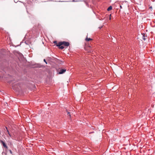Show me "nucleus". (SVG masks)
<instances>
[{
	"label": "nucleus",
	"mask_w": 155,
	"mask_h": 155,
	"mask_svg": "<svg viewBox=\"0 0 155 155\" xmlns=\"http://www.w3.org/2000/svg\"><path fill=\"white\" fill-rule=\"evenodd\" d=\"M63 45L64 46L66 47H68L70 45V43L66 41H61L59 42L58 44L56 45V46H60Z\"/></svg>",
	"instance_id": "f257e3e1"
},
{
	"label": "nucleus",
	"mask_w": 155,
	"mask_h": 155,
	"mask_svg": "<svg viewBox=\"0 0 155 155\" xmlns=\"http://www.w3.org/2000/svg\"><path fill=\"white\" fill-rule=\"evenodd\" d=\"M66 71V70L65 69H61L60 70L58 71V74H62L64 73Z\"/></svg>",
	"instance_id": "f03ea898"
},
{
	"label": "nucleus",
	"mask_w": 155,
	"mask_h": 155,
	"mask_svg": "<svg viewBox=\"0 0 155 155\" xmlns=\"http://www.w3.org/2000/svg\"><path fill=\"white\" fill-rule=\"evenodd\" d=\"M54 60L56 61L57 63H59L60 64H63V61H62L59 59H58L57 58H55Z\"/></svg>",
	"instance_id": "7ed1b4c3"
},
{
	"label": "nucleus",
	"mask_w": 155,
	"mask_h": 155,
	"mask_svg": "<svg viewBox=\"0 0 155 155\" xmlns=\"http://www.w3.org/2000/svg\"><path fill=\"white\" fill-rule=\"evenodd\" d=\"M0 142L2 144L5 148H7L8 147L4 142L2 140H0Z\"/></svg>",
	"instance_id": "20e7f679"
},
{
	"label": "nucleus",
	"mask_w": 155,
	"mask_h": 155,
	"mask_svg": "<svg viewBox=\"0 0 155 155\" xmlns=\"http://www.w3.org/2000/svg\"><path fill=\"white\" fill-rule=\"evenodd\" d=\"M112 7L111 6H110L109 7H108V8L107 9V10L108 11H109L111 10H112Z\"/></svg>",
	"instance_id": "39448f33"
},
{
	"label": "nucleus",
	"mask_w": 155,
	"mask_h": 155,
	"mask_svg": "<svg viewBox=\"0 0 155 155\" xmlns=\"http://www.w3.org/2000/svg\"><path fill=\"white\" fill-rule=\"evenodd\" d=\"M57 47H58V48L61 49H63L64 48V47L63 46L61 45L60 46H57Z\"/></svg>",
	"instance_id": "423d86ee"
},
{
	"label": "nucleus",
	"mask_w": 155,
	"mask_h": 155,
	"mask_svg": "<svg viewBox=\"0 0 155 155\" xmlns=\"http://www.w3.org/2000/svg\"><path fill=\"white\" fill-rule=\"evenodd\" d=\"M3 54L2 51H0V58H1L3 56Z\"/></svg>",
	"instance_id": "0eeeda50"
},
{
	"label": "nucleus",
	"mask_w": 155,
	"mask_h": 155,
	"mask_svg": "<svg viewBox=\"0 0 155 155\" xmlns=\"http://www.w3.org/2000/svg\"><path fill=\"white\" fill-rule=\"evenodd\" d=\"M92 39H91V38H88L87 37L86 39H85V40L86 41H90L91 40H92Z\"/></svg>",
	"instance_id": "6e6552de"
},
{
	"label": "nucleus",
	"mask_w": 155,
	"mask_h": 155,
	"mask_svg": "<svg viewBox=\"0 0 155 155\" xmlns=\"http://www.w3.org/2000/svg\"><path fill=\"white\" fill-rule=\"evenodd\" d=\"M145 37V34L144 33H143V36L142 39L144 41H145L146 40V38Z\"/></svg>",
	"instance_id": "1a4fd4ad"
},
{
	"label": "nucleus",
	"mask_w": 155,
	"mask_h": 155,
	"mask_svg": "<svg viewBox=\"0 0 155 155\" xmlns=\"http://www.w3.org/2000/svg\"><path fill=\"white\" fill-rule=\"evenodd\" d=\"M6 131H7V132H8V134L9 135V136H10V137H11V135L9 133V130H6Z\"/></svg>",
	"instance_id": "9d476101"
},
{
	"label": "nucleus",
	"mask_w": 155,
	"mask_h": 155,
	"mask_svg": "<svg viewBox=\"0 0 155 155\" xmlns=\"http://www.w3.org/2000/svg\"><path fill=\"white\" fill-rule=\"evenodd\" d=\"M53 42L55 44H56V45L57 44H57V41H54Z\"/></svg>",
	"instance_id": "9b49d317"
},
{
	"label": "nucleus",
	"mask_w": 155,
	"mask_h": 155,
	"mask_svg": "<svg viewBox=\"0 0 155 155\" xmlns=\"http://www.w3.org/2000/svg\"><path fill=\"white\" fill-rule=\"evenodd\" d=\"M28 34H27L25 35V38H27L28 37Z\"/></svg>",
	"instance_id": "f8f14e48"
},
{
	"label": "nucleus",
	"mask_w": 155,
	"mask_h": 155,
	"mask_svg": "<svg viewBox=\"0 0 155 155\" xmlns=\"http://www.w3.org/2000/svg\"><path fill=\"white\" fill-rule=\"evenodd\" d=\"M0 135H2V136L3 137L4 135V134H2V132L1 130H0Z\"/></svg>",
	"instance_id": "ddd939ff"
},
{
	"label": "nucleus",
	"mask_w": 155,
	"mask_h": 155,
	"mask_svg": "<svg viewBox=\"0 0 155 155\" xmlns=\"http://www.w3.org/2000/svg\"><path fill=\"white\" fill-rule=\"evenodd\" d=\"M25 43L26 45H28V42L27 41H25Z\"/></svg>",
	"instance_id": "4468645a"
},
{
	"label": "nucleus",
	"mask_w": 155,
	"mask_h": 155,
	"mask_svg": "<svg viewBox=\"0 0 155 155\" xmlns=\"http://www.w3.org/2000/svg\"><path fill=\"white\" fill-rule=\"evenodd\" d=\"M44 62H45V63L46 64H47V62L46 61V60H45V59H44Z\"/></svg>",
	"instance_id": "2eb2a0df"
},
{
	"label": "nucleus",
	"mask_w": 155,
	"mask_h": 155,
	"mask_svg": "<svg viewBox=\"0 0 155 155\" xmlns=\"http://www.w3.org/2000/svg\"><path fill=\"white\" fill-rule=\"evenodd\" d=\"M80 1H75V0H73L72 2H77Z\"/></svg>",
	"instance_id": "dca6fc26"
},
{
	"label": "nucleus",
	"mask_w": 155,
	"mask_h": 155,
	"mask_svg": "<svg viewBox=\"0 0 155 155\" xmlns=\"http://www.w3.org/2000/svg\"><path fill=\"white\" fill-rule=\"evenodd\" d=\"M9 152L11 154H12V151L10 150H9Z\"/></svg>",
	"instance_id": "f3484780"
},
{
	"label": "nucleus",
	"mask_w": 155,
	"mask_h": 155,
	"mask_svg": "<svg viewBox=\"0 0 155 155\" xmlns=\"http://www.w3.org/2000/svg\"><path fill=\"white\" fill-rule=\"evenodd\" d=\"M111 15V14H110V15H109V16H110V17H109V20H110V19H111V17H110Z\"/></svg>",
	"instance_id": "a211bd4d"
},
{
	"label": "nucleus",
	"mask_w": 155,
	"mask_h": 155,
	"mask_svg": "<svg viewBox=\"0 0 155 155\" xmlns=\"http://www.w3.org/2000/svg\"><path fill=\"white\" fill-rule=\"evenodd\" d=\"M68 116H71L70 114V113L69 112H68Z\"/></svg>",
	"instance_id": "6ab92c4d"
},
{
	"label": "nucleus",
	"mask_w": 155,
	"mask_h": 155,
	"mask_svg": "<svg viewBox=\"0 0 155 155\" xmlns=\"http://www.w3.org/2000/svg\"><path fill=\"white\" fill-rule=\"evenodd\" d=\"M5 128L6 129V130H8V128H7V127H5Z\"/></svg>",
	"instance_id": "aec40b11"
},
{
	"label": "nucleus",
	"mask_w": 155,
	"mask_h": 155,
	"mask_svg": "<svg viewBox=\"0 0 155 155\" xmlns=\"http://www.w3.org/2000/svg\"><path fill=\"white\" fill-rule=\"evenodd\" d=\"M120 8H122V7L121 5H120Z\"/></svg>",
	"instance_id": "412c9836"
},
{
	"label": "nucleus",
	"mask_w": 155,
	"mask_h": 155,
	"mask_svg": "<svg viewBox=\"0 0 155 155\" xmlns=\"http://www.w3.org/2000/svg\"><path fill=\"white\" fill-rule=\"evenodd\" d=\"M94 132H90L89 133L90 134H91V133H93Z\"/></svg>",
	"instance_id": "4be33fe9"
},
{
	"label": "nucleus",
	"mask_w": 155,
	"mask_h": 155,
	"mask_svg": "<svg viewBox=\"0 0 155 155\" xmlns=\"http://www.w3.org/2000/svg\"><path fill=\"white\" fill-rule=\"evenodd\" d=\"M37 65H38V66H36V67H39V66H38V64Z\"/></svg>",
	"instance_id": "5701e85b"
},
{
	"label": "nucleus",
	"mask_w": 155,
	"mask_h": 155,
	"mask_svg": "<svg viewBox=\"0 0 155 155\" xmlns=\"http://www.w3.org/2000/svg\"><path fill=\"white\" fill-rule=\"evenodd\" d=\"M150 8H152V6H150Z\"/></svg>",
	"instance_id": "b1692460"
},
{
	"label": "nucleus",
	"mask_w": 155,
	"mask_h": 155,
	"mask_svg": "<svg viewBox=\"0 0 155 155\" xmlns=\"http://www.w3.org/2000/svg\"><path fill=\"white\" fill-rule=\"evenodd\" d=\"M49 1H53V0H49Z\"/></svg>",
	"instance_id": "393cba45"
},
{
	"label": "nucleus",
	"mask_w": 155,
	"mask_h": 155,
	"mask_svg": "<svg viewBox=\"0 0 155 155\" xmlns=\"http://www.w3.org/2000/svg\"><path fill=\"white\" fill-rule=\"evenodd\" d=\"M31 38V37H29V38H29V39H30V38Z\"/></svg>",
	"instance_id": "a878e982"
}]
</instances>
